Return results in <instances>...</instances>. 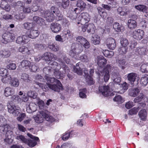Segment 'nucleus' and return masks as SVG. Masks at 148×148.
Instances as JSON below:
<instances>
[{
    "instance_id": "f257e3e1",
    "label": "nucleus",
    "mask_w": 148,
    "mask_h": 148,
    "mask_svg": "<svg viewBox=\"0 0 148 148\" xmlns=\"http://www.w3.org/2000/svg\"><path fill=\"white\" fill-rule=\"evenodd\" d=\"M58 17L59 20H61L63 18V15L60 13L58 9L52 6L50 10H47L45 13L44 17L46 20L49 22L53 21L55 18V15Z\"/></svg>"
},
{
    "instance_id": "f03ea898",
    "label": "nucleus",
    "mask_w": 148,
    "mask_h": 148,
    "mask_svg": "<svg viewBox=\"0 0 148 148\" xmlns=\"http://www.w3.org/2000/svg\"><path fill=\"white\" fill-rule=\"evenodd\" d=\"M83 51V47L81 45L77 43H74L72 44L71 46V50L70 52V55L74 57L76 59H78L75 56L81 53Z\"/></svg>"
},
{
    "instance_id": "7ed1b4c3",
    "label": "nucleus",
    "mask_w": 148,
    "mask_h": 148,
    "mask_svg": "<svg viewBox=\"0 0 148 148\" xmlns=\"http://www.w3.org/2000/svg\"><path fill=\"white\" fill-rule=\"evenodd\" d=\"M8 112L16 116L20 113V108L18 106L9 103L7 105Z\"/></svg>"
},
{
    "instance_id": "20e7f679",
    "label": "nucleus",
    "mask_w": 148,
    "mask_h": 148,
    "mask_svg": "<svg viewBox=\"0 0 148 148\" xmlns=\"http://www.w3.org/2000/svg\"><path fill=\"white\" fill-rule=\"evenodd\" d=\"M53 65L56 66V67L54 70V74L56 78L58 79H62L65 76V73L63 70L62 71H59V69H60L61 66L56 62H53L52 63Z\"/></svg>"
},
{
    "instance_id": "39448f33",
    "label": "nucleus",
    "mask_w": 148,
    "mask_h": 148,
    "mask_svg": "<svg viewBox=\"0 0 148 148\" xmlns=\"http://www.w3.org/2000/svg\"><path fill=\"white\" fill-rule=\"evenodd\" d=\"M12 32H7L3 34L2 37L3 39L2 41L3 43H7L14 39L15 35Z\"/></svg>"
},
{
    "instance_id": "423d86ee",
    "label": "nucleus",
    "mask_w": 148,
    "mask_h": 148,
    "mask_svg": "<svg viewBox=\"0 0 148 148\" xmlns=\"http://www.w3.org/2000/svg\"><path fill=\"white\" fill-rule=\"evenodd\" d=\"M27 135L29 137L30 139H26L25 143L27 144L29 147H33L35 146L36 144V141L39 140V138L35 137L29 133H27Z\"/></svg>"
},
{
    "instance_id": "0eeeda50",
    "label": "nucleus",
    "mask_w": 148,
    "mask_h": 148,
    "mask_svg": "<svg viewBox=\"0 0 148 148\" xmlns=\"http://www.w3.org/2000/svg\"><path fill=\"white\" fill-rule=\"evenodd\" d=\"M81 18L80 20L81 23L80 22L77 23L78 24L81 23L82 24L83 23H87L90 20V16L89 14L86 12L83 13L81 15L79 16L77 18L78 20H79Z\"/></svg>"
},
{
    "instance_id": "6e6552de",
    "label": "nucleus",
    "mask_w": 148,
    "mask_h": 148,
    "mask_svg": "<svg viewBox=\"0 0 148 148\" xmlns=\"http://www.w3.org/2000/svg\"><path fill=\"white\" fill-rule=\"evenodd\" d=\"M113 70L112 69V67L109 65H107L106 67L104 69L103 73L104 75V80L106 82H107L110 78L109 72H111Z\"/></svg>"
},
{
    "instance_id": "1a4fd4ad",
    "label": "nucleus",
    "mask_w": 148,
    "mask_h": 148,
    "mask_svg": "<svg viewBox=\"0 0 148 148\" xmlns=\"http://www.w3.org/2000/svg\"><path fill=\"white\" fill-rule=\"evenodd\" d=\"M144 35V31L140 29L135 30L133 32L132 34L133 38L138 40H140L142 39Z\"/></svg>"
},
{
    "instance_id": "9d476101",
    "label": "nucleus",
    "mask_w": 148,
    "mask_h": 148,
    "mask_svg": "<svg viewBox=\"0 0 148 148\" xmlns=\"http://www.w3.org/2000/svg\"><path fill=\"white\" fill-rule=\"evenodd\" d=\"M106 43L108 47L110 49H114L116 47L115 41L112 38H107L106 40Z\"/></svg>"
},
{
    "instance_id": "9b49d317",
    "label": "nucleus",
    "mask_w": 148,
    "mask_h": 148,
    "mask_svg": "<svg viewBox=\"0 0 148 148\" xmlns=\"http://www.w3.org/2000/svg\"><path fill=\"white\" fill-rule=\"evenodd\" d=\"M76 41L79 42L82 45L86 48H88L90 47L89 42L85 38L82 36H78L76 38Z\"/></svg>"
},
{
    "instance_id": "f8f14e48",
    "label": "nucleus",
    "mask_w": 148,
    "mask_h": 148,
    "mask_svg": "<svg viewBox=\"0 0 148 148\" xmlns=\"http://www.w3.org/2000/svg\"><path fill=\"white\" fill-rule=\"evenodd\" d=\"M13 133L10 129L6 132L5 134V140L8 144H11L13 140Z\"/></svg>"
},
{
    "instance_id": "ddd939ff",
    "label": "nucleus",
    "mask_w": 148,
    "mask_h": 148,
    "mask_svg": "<svg viewBox=\"0 0 148 148\" xmlns=\"http://www.w3.org/2000/svg\"><path fill=\"white\" fill-rule=\"evenodd\" d=\"M99 90L102 93L103 95L105 96L111 95L110 92L109 87L108 86H100L99 87Z\"/></svg>"
},
{
    "instance_id": "4468645a",
    "label": "nucleus",
    "mask_w": 148,
    "mask_h": 148,
    "mask_svg": "<svg viewBox=\"0 0 148 148\" xmlns=\"http://www.w3.org/2000/svg\"><path fill=\"white\" fill-rule=\"evenodd\" d=\"M50 28L53 32L57 33L61 30L62 26L58 23H53L51 24Z\"/></svg>"
},
{
    "instance_id": "2eb2a0df",
    "label": "nucleus",
    "mask_w": 148,
    "mask_h": 148,
    "mask_svg": "<svg viewBox=\"0 0 148 148\" xmlns=\"http://www.w3.org/2000/svg\"><path fill=\"white\" fill-rule=\"evenodd\" d=\"M57 84H48V87L49 88L55 91L59 92L60 90L62 89V85L61 83L60 85L59 83H56Z\"/></svg>"
},
{
    "instance_id": "dca6fc26",
    "label": "nucleus",
    "mask_w": 148,
    "mask_h": 148,
    "mask_svg": "<svg viewBox=\"0 0 148 148\" xmlns=\"http://www.w3.org/2000/svg\"><path fill=\"white\" fill-rule=\"evenodd\" d=\"M40 113L42 114V116L43 117L44 119H45L46 121L51 122H52L55 121L54 118L48 115L47 111H41L40 112Z\"/></svg>"
},
{
    "instance_id": "f3484780",
    "label": "nucleus",
    "mask_w": 148,
    "mask_h": 148,
    "mask_svg": "<svg viewBox=\"0 0 148 148\" xmlns=\"http://www.w3.org/2000/svg\"><path fill=\"white\" fill-rule=\"evenodd\" d=\"M45 59L46 61H49L50 60H55L56 59V55L53 54L50 52H47L44 54Z\"/></svg>"
},
{
    "instance_id": "a211bd4d",
    "label": "nucleus",
    "mask_w": 148,
    "mask_h": 148,
    "mask_svg": "<svg viewBox=\"0 0 148 148\" xmlns=\"http://www.w3.org/2000/svg\"><path fill=\"white\" fill-rule=\"evenodd\" d=\"M85 28L82 29L83 31L84 32L87 29L88 32H91L93 33L94 32L95 27L94 25L92 23H89L88 24L85 25Z\"/></svg>"
},
{
    "instance_id": "6ab92c4d",
    "label": "nucleus",
    "mask_w": 148,
    "mask_h": 148,
    "mask_svg": "<svg viewBox=\"0 0 148 148\" xmlns=\"http://www.w3.org/2000/svg\"><path fill=\"white\" fill-rule=\"evenodd\" d=\"M19 51L24 54L29 55L33 52L32 49H28L27 47L24 46L20 47L19 48Z\"/></svg>"
},
{
    "instance_id": "aec40b11",
    "label": "nucleus",
    "mask_w": 148,
    "mask_h": 148,
    "mask_svg": "<svg viewBox=\"0 0 148 148\" xmlns=\"http://www.w3.org/2000/svg\"><path fill=\"white\" fill-rule=\"evenodd\" d=\"M33 21L35 23L42 26L45 24L44 20L42 18L38 16H34L33 17Z\"/></svg>"
},
{
    "instance_id": "412c9836",
    "label": "nucleus",
    "mask_w": 148,
    "mask_h": 148,
    "mask_svg": "<svg viewBox=\"0 0 148 148\" xmlns=\"http://www.w3.org/2000/svg\"><path fill=\"white\" fill-rule=\"evenodd\" d=\"M81 64L79 63H77L75 66L73 67V71L74 72L76 73L79 75H82L83 74L82 69L81 68Z\"/></svg>"
},
{
    "instance_id": "4be33fe9",
    "label": "nucleus",
    "mask_w": 148,
    "mask_h": 148,
    "mask_svg": "<svg viewBox=\"0 0 148 148\" xmlns=\"http://www.w3.org/2000/svg\"><path fill=\"white\" fill-rule=\"evenodd\" d=\"M135 51L140 55H145L147 54V49L145 47H138L136 49Z\"/></svg>"
},
{
    "instance_id": "5701e85b",
    "label": "nucleus",
    "mask_w": 148,
    "mask_h": 148,
    "mask_svg": "<svg viewBox=\"0 0 148 148\" xmlns=\"http://www.w3.org/2000/svg\"><path fill=\"white\" fill-rule=\"evenodd\" d=\"M59 61L62 64L61 65H62V69L64 70L65 74H67V76L68 77L69 79H72L73 78V77L72 75L69 73L70 72L69 68L66 65L63 64V62L62 61V60H60Z\"/></svg>"
},
{
    "instance_id": "b1692460",
    "label": "nucleus",
    "mask_w": 148,
    "mask_h": 148,
    "mask_svg": "<svg viewBox=\"0 0 148 148\" xmlns=\"http://www.w3.org/2000/svg\"><path fill=\"white\" fill-rule=\"evenodd\" d=\"M107 61L103 56L98 57L97 63L99 68H102L106 63Z\"/></svg>"
},
{
    "instance_id": "393cba45",
    "label": "nucleus",
    "mask_w": 148,
    "mask_h": 148,
    "mask_svg": "<svg viewBox=\"0 0 148 148\" xmlns=\"http://www.w3.org/2000/svg\"><path fill=\"white\" fill-rule=\"evenodd\" d=\"M127 80L132 84V83L135 81L137 77V75L134 73H131L128 74L127 76Z\"/></svg>"
},
{
    "instance_id": "a878e982",
    "label": "nucleus",
    "mask_w": 148,
    "mask_h": 148,
    "mask_svg": "<svg viewBox=\"0 0 148 148\" xmlns=\"http://www.w3.org/2000/svg\"><path fill=\"white\" fill-rule=\"evenodd\" d=\"M24 28L27 30H32L35 27V25L33 22L27 21L23 24Z\"/></svg>"
},
{
    "instance_id": "bb28decb",
    "label": "nucleus",
    "mask_w": 148,
    "mask_h": 148,
    "mask_svg": "<svg viewBox=\"0 0 148 148\" xmlns=\"http://www.w3.org/2000/svg\"><path fill=\"white\" fill-rule=\"evenodd\" d=\"M0 7L3 10L6 12H9L11 9L10 5L4 1H2L0 4Z\"/></svg>"
},
{
    "instance_id": "cd10ccee",
    "label": "nucleus",
    "mask_w": 148,
    "mask_h": 148,
    "mask_svg": "<svg viewBox=\"0 0 148 148\" xmlns=\"http://www.w3.org/2000/svg\"><path fill=\"white\" fill-rule=\"evenodd\" d=\"M127 25L129 28L132 29H135L136 27L137 23L134 20L130 19L128 21Z\"/></svg>"
},
{
    "instance_id": "c85d7f7f",
    "label": "nucleus",
    "mask_w": 148,
    "mask_h": 148,
    "mask_svg": "<svg viewBox=\"0 0 148 148\" xmlns=\"http://www.w3.org/2000/svg\"><path fill=\"white\" fill-rule=\"evenodd\" d=\"M39 32L37 30H34L33 29L31 30L29 33H27V35L29 38H35L38 36Z\"/></svg>"
},
{
    "instance_id": "c756f323",
    "label": "nucleus",
    "mask_w": 148,
    "mask_h": 148,
    "mask_svg": "<svg viewBox=\"0 0 148 148\" xmlns=\"http://www.w3.org/2000/svg\"><path fill=\"white\" fill-rule=\"evenodd\" d=\"M3 77L2 79V81L3 83L10 84L12 79L11 75L7 73Z\"/></svg>"
},
{
    "instance_id": "7c9ffc66",
    "label": "nucleus",
    "mask_w": 148,
    "mask_h": 148,
    "mask_svg": "<svg viewBox=\"0 0 148 148\" xmlns=\"http://www.w3.org/2000/svg\"><path fill=\"white\" fill-rule=\"evenodd\" d=\"M140 91L137 88H133L129 90V95L132 97H135L138 94Z\"/></svg>"
},
{
    "instance_id": "2f4dec72",
    "label": "nucleus",
    "mask_w": 148,
    "mask_h": 148,
    "mask_svg": "<svg viewBox=\"0 0 148 148\" xmlns=\"http://www.w3.org/2000/svg\"><path fill=\"white\" fill-rule=\"evenodd\" d=\"M14 93L13 90L10 87H7L4 90V94L5 96L8 97L13 94Z\"/></svg>"
},
{
    "instance_id": "473e14b6",
    "label": "nucleus",
    "mask_w": 148,
    "mask_h": 148,
    "mask_svg": "<svg viewBox=\"0 0 148 148\" xmlns=\"http://www.w3.org/2000/svg\"><path fill=\"white\" fill-rule=\"evenodd\" d=\"M39 1V0H34L32 5L31 6V8L33 12H35L37 11L39 8L40 7L37 4V2Z\"/></svg>"
},
{
    "instance_id": "72a5a7b5",
    "label": "nucleus",
    "mask_w": 148,
    "mask_h": 148,
    "mask_svg": "<svg viewBox=\"0 0 148 148\" xmlns=\"http://www.w3.org/2000/svg\"><path fill=\"white\" fill-rule=\"evenodd\" d=\"M49 48L51 50L56 52L59 50V47L56 43L50 44L48 46Z\"/></svg>"
},
{
    "instance_id": "f704fd0d",
    "label": "nucleus",
    "mask_w": 148,
    "mask_h": 148,
    "mask_svg": "<svg viewBox=\"0 0 148 148\" xmlns=\"http://www.w3.org/2000/svg\"><path fill=\"white\" fill-rule=\"evenodd\" d=\"M135 8L139 11L143 12H146L147 9V7L145 5H136Z\"/></svg>"
},
{
    "instance_id": "c9c22d12",
    "label": "nucleus",
    "mask_w": 148,
    "mask_h": 148,
    "mask_svg": "<svg viewBox=\"0 0 148 148\" xmlns=\"http://www.w3.org/2000/svg\"><path fill=\"white\" fill-rule=\"evenodd\" d=\"M21 66L23 68L27 69L29 68L30 65L31 64V63L30 61L25 60L21 62Z\"/></svg>"
},
{
    "instance_id": "e433bc0d",
    "label": "nucleus",
    "mask_w": 148,
    "mask_h": 148,
    "mask_svg": "<svg viewBox=\"0 0 148 148\" xmlns=\"http://www.w3.org/2000/svg\"><path fill=\"white\" fill-rule=\"evenodd\" d=\"M46 79L48 82L47 83V86L48 84H50V83H53L54 82H55L56 83H59L60 85H61V83L60 81L54 77H51L49 76H47Z\"/></svg>"
},
{
    "instance_id": "4c0bfd02",
    "label": "nucleus",
    "mask_w": 148,
    "mask_h": 148,
    "mask_svg": "<svg viewBox=\"0 0 148 148\" xmlns=\"http://www.w3.org/2000/svg\"><path fill=\"white\" fill-rule=\"evenodd\" d=\"M102 52L105 56L108 58H111L114 55L113 52L109 51L108 50L103 49Z\"/></svg>"
},
{
    "instance_id": "58836bf2",
    "label": "nucleus",
    "mask_w": 148,
    "mask_h": 148,
    "mask_svg": "<svg viewBox=\"0 0 148 148\" xmlns=\"http://www.w3.org/2000/svg\"><path fill=\"white\" fill-rule=\"evenodd\" d=\"M138 115L141 120H145L147 116L146 111L145 109L142 110L139 112Z\"/></svg>"
},
{
    "instance_id": "ea45409f",
    "label": "nucleus",
    "mask_w": 148,
    "mask_h": 148,
    "mask_svg": "<svg viewBox=\"0 0 148 148\" xmlns=\"http://www.w3.org/2000/svg\"><path fill=\"white\" fill-rule=\"evenodd\" d=\"M91 40L92 43L95 45L99 44L100 42V37L97 35H95L92 36Z\"/></svg>"
},
{
    "instance_id": "a19ab883",
    "label": "nucleus",
    "mask_w": 148,
    "mask_h": 148,
    "mask_svg": "<svg viewBox=\"0 0 148 148\" xmlns=\"http://www.w3.org/2000/svg\"><path fill=\"white\" fill-rule=\"evenodd\" d=\"M10 129V126L8 125H3L0 126V132L2 133H4Z\"/></svg>"
},
{
    "instance_id": "79ce46f5",
    "label": "nucleus",
    "mask_w": 148,
    "mask_h": 148,
    "mask_svg": "<svg viewBox=\"0 0 148 148\" xmlns=\"http://www.w3.org/2000/svg\"><path fill=\"white\" fill-rule=\"evenodd\" d=\"M21 79L26 82H30L31 81V78L28 74L24 73L22 74L21 76Z\"/></svg>"
},
{
    "instance_id": "37998d69",
    "label": "nucleus",
    "mask_w": 148,
    "mask_h": 148,
    "mask_svg": "<svg viewBox=\"0 0 148 148\" xmlns=\"http://www.w3.org/2000/svg\"><path fill=\"white\" fill-rule=\"evenodd\" d=\"M148 82V76L145 75L142 77L140 80V84L143 86H145Z\"/></svg>"
},
{
    "instance_id": "c03bdc74",
    "label": "nucleus",
    "mask_w": 148,
    "mask_h": 148,
    "mask_svg": "<svg viewBox=\"0 0 148 148\" xmlns=\"http://www.w3.org/2000/svg\"><path fill=\"white\" fill-rule=\"evenodd\" d=\"M37 115L34 118V119L35 121L38 123H41L43 122L44 120V118L42 116V114Z\"/></svg>"
},
{
    "instance_id": "a18cd8bd",
    "label": "nucleus",
    "mask_w": 148,
    "mask_h": 148,
    "mask_svg": "<svg viewBox=\"0 0 148 148\" xmlns=\"http://www.w3.org/2000/svg\"><path fill=\"white\" fill-rule=\"evenodd\" d=\"M79 59L82 62H87L89 61V57L86 54H82L79 58Z\"/></svg>"
},
{
    "instance_id": "49530a36",
    "label": "nucleus",
    "mask_w": 148,
    "mask_h": 148,
    "mask_svg": "<svg viewBox=\"0 0 148 148\" xmlns=\"http://www.w3.org/2000/svg\"><path fill=\"white\" fill-rule=\"evenodd\" d=\"M67 16L73 20L77 18V14L76 12H75L73 11H70L67 14Z\"/></svg>"
},
{
    "instance_id": "de8ad7c7",
    "label": "nucleus",
    "mask_w": 148,
    "mask_h": 148,
    "mask_svg": "<svg viewBox=\"0 0 148 148\" xmlns=\"http://www.w3.org/2000/svg\"><path fill=\"white\" fill-rule=\"evenodd\" d=\"M19 84V80L16 78H14L12 79L10 84L11 85L17 87H18Z\"/></svg>"
},
{
    "instance_id": "09e8293b",
    "label": "nucleus",
    "mask_w": 148,
    "mask_h": 148,
    "mask_svg": "<svg viewBox=\"0 0 148 148\" xmlns=\"http://www.w3.org/2000/svg\"><path fill=\"white\" fill-rule=\"evenodd\" d=\"M144 95L143 93H140L138 97L135 98L134 101L135 103L141 102L144 99Z\"/></svg>"
},
{
    "instance_id": "8fccbe9b",
    "label": "nucleus",
    "mask_w": 148,
    "mask_h": 148,
    "mask_svg": "<svg viewBox=\"0 0 148 148\" xmlns=\"http://www.w3.org/2000/svg\"><path fill=\"white\" fill-rule=\"evenodd\" d=\"M27 95L28 97L35 99L36 97L37 94L34 91L30 90L27 92Z\"/></svg>"
},
{
    "instance_id": "3c124183",
    "label": "nucleus",
    "mask_w": 148,
    "mask_h": 148,
    "mask_svg": "<svg viewBox=\"0 0 148 148\" xmlns=\"http://www.w3.org/2000/svg\"><path fill=\"white\" fill-rule=\"evenodd\" d=\"M113 28L117 32L121 31L122 27L118 23H115L113 25Z\"/></svg>"
},
{
    "instance_id": "603ef678",
    "label": "nucleus",
    "mask_w": 148,
    "mask_h": 148,
    "mask_svg": "<svg viewBox=\"0 0 148 148\" xmlns=\"http://www.w3.org/2000/svg\"><path fill=\"white\" fill-rule=\"evenodd\" d=\"M140 70L143 73L148 72V63L143 64L141 66Z\"/></svg>"
},
{
    "instance_id": "864d4df0",
    "label": "nucleus",
    "mask_w": 148,
    "mask_h": 148,
    "mask_svg": "<svg viewBox=\"0 0 148 148\" xmlns=\"http://www.w3.org/2000/svg\"><path fill=\"white\" fill-rule=\"evenodd\" d=\"M77 7L81 9L85 8L86 6V4L81 0H79L77 1Z\"/></svg>"
},
{
    "instance_id": "5fc2aeb1",
    "label": "nucleus",
    "mask_w": 148,
    "mask_h": 148,
    "mask_svg": "<svg viewBox=\"0 0 148 148\" xmlns=\"http://www.w3.org/2000/svg\"><path fill=\"white\" fill-rule=\"evenodd\" d=\"M121 43L122 46L125 47H127L129 44L128 40L124 38H121Z\"/></svg>"
},
{
    "instance_id": "6e6d98bb",
    "label": "nucleus",
    "mask_w": 148,
    "mask_h": 148,
    "mask_svg": "<svg viewBox=\"0 0 148 148\" xmlns=\"http://www.w3.org/2000/svg\"><path fill=\"white\" fill-rule=\"evenodd\" d=\"M125 9L121 7H119L117 9L118 14L121 16H123L126 14V13L124 11Z\"/></svg>"
},
{
    "instance_id": "4d7b16f0",
    "label": "nucleus",
    "mask_w": 148,
    "mask_h": 148,
    "mask_svg": "<svg viewBox=\"0 0 148 148\" xmlns=\"http://www.w3.org/2000/svg\"><path fill=\"white\" fill-rule=\"evenodd\" d=\"M11 99L15 102L18 103L21 101L20 98L18 95H14L11 97Z\"/></svg>"
},
{
    "instance_id": "13d9d810",
    "label": "nucleus",
    "mask_w": 148,
    "mask_h": 148,
    "mask_svg": "<svg viewBox=\"0 0 148 148\" xmlns=\"http://www.w3.org/2000/svg\"><path fill=\"white\" fill-rule=\"evenodd\" d=\"M127 47L122 46L119 49V51L120 54H124L126 53L127 51Z\"/></svg>"
},
{
    "instance_id": "bf43d9fd",
    "label": "nucleus",
    "mask_w": 148,
    "mask_h": 148,
    "mask_svg": "<svg viewBox=\"0 0 148 148\" xmlns=\"http://www.w3.org/2000/svg\"><path fill=\"white\" fill-rule=\"evenodd\" d=\"M69 0H62L61 5L62 7L64 9L67 8L69 5Z\"/></svg>"
},
{
    "instance_id": "052dcab7",
    "label": "nucleus",
    "mask_w": 148,
    "mask_h": 148,
    "mask_svg": "<svg viewBox=\"0 0 148 148\" xmlns=\"http://www.w3.org/2000/svg\"><path fill=\"white\" fill-rule=\"evenodd\" d=\"M10 55V52L9 51H3L1 52L0 57H8Z\"/></svg>"
},
{
    "instance_id": "680f3d73",
    "label": "nucleus",
    "mask_w": 148,
    "mask_h": 148,
    "mask_svg": "<svg viewBox=\"0 0 148 148\" xmlns=\"http://www.w3.org/2000/svg\"><path fill=\"white\" fill-rule=\"evenodd\" d=\"M139 110V108L138 107H134L129 110V113L130 115L136 114L137 113Z\"/></svg>"
},
{
    "instance_id": "e2e57ef3",
    "label": "nucleus",
    "mask_w": 148,
    "mask_h": 148,
    "mask_svg": "<svg viewBox=\"0 0 148 148\" xmlns=\"http://www.w3.org/2000/svg\"><path fill=\"white\" fill-rule=\"evenodd\" d=\"M113 100L119 103H121L123 102V100L121 96L120 95H118L115 96V97L113 99Z\"/></svg>"
},
{
    "instance_id": "0e129e2a",
    "label": "nucleus",
    "mask_w": 148,
    "mask_h": 148,
    "mask_svg": "<svg viewBox=\"0 0 148 148\" xmlns=\"http://www.w3.org/2000/svg\"><path fill=\"white\" fill-rule=\"evenodd\" d=\"M16 139L18 140H20L25 143L26 142L27 139L25 138L24 136L20 135L17 136L16 137Z\"/></svg>"
},
{
    "instance_id": "69168bd1",
    "label": "nucleus",
    "mask_w": 148,
    "mask_h": 148,
    "mask_svg": "<svg viewBox=\"0 0 148 148\" xmlns=\"http://www.w3.org/2000/svg\"><path fill=\"white\" fill-rule=\"evenodd\" d=\"M86 80L88 84L90 85L93 84L94 83L92 78L90 76L86 77Z\"/></svg>"
},
{
    "instance_id": "338daca9",
    "label": "nucleus",
    "mask_w": 148,
    "mask_h": 148,
    "mask_svg": "<svg viewBox=\"0 0 148 148\" xmlns=\"http://www.w3.org/2000/svg\"><path fill=\"white\" fill-rule=\"evenodd\" d=\"M25 114L24 113H22L20 114L17 117V119L19 122H21L25 116Z\"/></svg>"
},
{
    "instance_id": "774afa93",
    "label": "nucleus",
    "mask_w": 148,
    "mask_h": 148,
    "mask_svg": "<svg viewBox=\"0 0 148 148\" xmlns=\"http://www.w3.org/2000/svg\"><path fill=\"white\" fill-rule=\"evenodd\" d=\"M113 70L111 71H112L111 73V74L112 76V78H113L115 77L118 76L119 74L116 70H113Z\"/></svg>"
}]
</instances>
